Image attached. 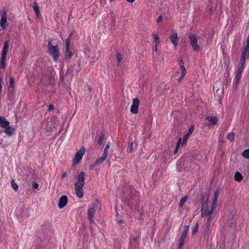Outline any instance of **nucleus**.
<instances>
[{"instance_id": "nucleus-48", "label": "nucleus", "mask_w": 249, "mask_h": 249, "mask_svg": "<svg viewBox=\"0 0 249 249\" xmlns=\"http://www.w3.org/2000/svg\"><path fill=\"white\" fill-rule=\"evenodd\" d=\"M135 0H126V1L128 2H130V3H132Z\"/></svg>"}, {"instance_id": "nucleus-4", "label": "nucleus", "mask_w": 249, "mask_h": 249, "mask_svg": "<svg viewBox=\"0 0 249 249\" xmlns=\"http://www.w3.org/2000/svg\"><path fill=\"white\" fill-rule=\"evenodd\" d=\"M8 41H6L4 43L3 47L1 52V62L0 63V68L4 69L5 67V61L7 56L8 50Z\"/></svg>"}, {"instance_id": "nucleus-32", "label": "nucleus", "mask_w": 249, "mask_h": 249, "mask_svg": "<svg viewBox=\"0 0 249 249\" xmlns=\"http://www.w3.org/2000/svg\"><path fill=\"white\" fill-rule=\"evenodd\" d=\"M181 139L179 138L178 141V142H177V143L176 144V149H175V151L174 152V154H176L177 153V152H178V148H179V147L180 146V143L181 142Z\"/></svg>"}, {"instance_id": "nucleus-47", "label": "nucleus", "mask_w": 249, "mask_h": 249, "mask_svg": "<svg viewBox=\"0 0 249 249\" xmlns=\"http://www.w3.org/2000/svg\"><path fill=\"white\" fill-rule=\"evenodd\" d=\"M132 193H134V194L135 195H138V193H137V191H136V190H135V189H133V190H132Z\"/></svg>"}, {"instance_id": "nucleus-42", "label": "nucleus", "mask_w": 249, "mask_h": 249, "mask_svg": "<svg viewBox=\"0 0 249 249\" xmlns=\"http://www.w3.org/2000/svg\"><path fill=\"white\" fill-rule=\"evenodd\" d=\"M54 109V107L53 105H50L48 107V110L51 111Z\"/></svg>"}, {"instance_id": "nucleus-27", "label": "nucleus", "mask_w": 249, "mask_h": 249, "mask_svg": "<svg viewBox=\"0 0 249 249\" xmlns=\"http://www.w3.org/2000/svg\"><path fill=\"white\" fill-rule=\"evenodd\" d=\"M235 134L233 132H231L228 134L227 138L231 141H233L234 139Z\"/></svg>"}, {"instance_id": "nucleus-18", "label": "nucleus", "mask_w": 249, "mask_h": 249, "mask_svg": "<svg viewBox=\"0 0 249 249\" xmlns=\"http://www.w3.org/2000/svg\"><path fill=\"white\" fill-rule=\"evenodd\" d=\"M33 7L34 11L36 13V16L38 18L40 16V12L39 6L38 5L37 2H34Z\"/></svg>"}, {"instance_id": "nucleus-35", "label": "nucleus", "mask_w": 249, "mask_h": 249, "mask_svg": "<svg viewBox=\"0 0 249 249\" xmlns=\"http://www.w3.org/2000/svg\"><path fill=\"white\" fill-rule=\"evenodd\" d=\"M194 126H191L189 128V130H188V132H187V134L186 135H187L188 136H190L192 134V133H193V132L194 131Z\"/></svg>"}, {"instance_id": "nucleus-37", "label": "nucleus", "mask_w": 249, "mask_h": 249, "mask_svg": "<svg viewBox=\"0 0 249 249\" xmlns=\"http://www.w3.org/2000/svg\"><path fill=\"white\" fill-rule=\"evenodd\" d=\"M185 239H182V238H180V241L179 243V248H181L182 246L184 245V241Z\"/></svg>"}, {"instance_id": "nucleus-3", "label": "nucleus", "mask_w": 249, "mask_h": 249, "mask_svg": "<svg viewBox=\"0 0 249 249\" xmlns=\"http://www.w3.org/2000/svg\"><path fill=\"white\" fill-rule=\"evenodd\" d=\"M99 202L96 200L92 207L88 211V218L91 223H94L93 215L98 208Z\"/></svg>"}, {"instance_id": "nucleus-20", "label": "nucleus", "mask_w": 249, "mask_h": 249, "mask_svg": "<svg viewBox=\"0 0 249 249\" xmlns=\"http://www.w3.org/2000/svg\"><path fill=\"white\" fill-rule=\"evenodd\" d=\"M234 178L236 181H240L243 179V176L240 173L236 172L234 175Z\"/></svg>"}, {"instance_id": "nucleus-10", "label": "nucleus", "mask_w": 249, "mask_h": 249, "mask_svg": "<svg viewBox=\"0 0 249 249\" xmlns=\"http://www.w3.org/2000/svg\"><path fill=\"white\" fill-rule=\"evenodd\" d=\"M65 43L66 47L65 56L67 57L68 59H70L72 56L73 53L70 50V40L69 38L66 39Z\"/></svg>"}, {"instance_id": "nucleus-9", "label": "nucleus", "mask_w": 249, "mask_h": 249, "mask_svg": "<svg viewBox=\"0 0 249 249\" xmlns=\"http://www.w3.org/2000/svg\"><path fill=\"white\" fill-rule=\"evenodd\" d=\"M139 105V100L138 98H135L133 100L130 111L132 113L136 114L138 112V106Z\"/></svg>"}, {"instance_id": "nucleus-45", "label": "nucleus", "mask_w": 249, "mask_h": 249, "mask_svg": "<svg viewBox=\"0 0 249 249\" xmlns=\"http://www.w3.org/2000/svg\"><path fill=\"white\" fill-rule=\"evenodd\" d=\"M2 81V78L0 77V93H1L2 91V86H1V82Z\"/></svg>"}, {"instance_id": "nucleus-19", "label": "nucleus", "mask_w": 249, "mask_h": 249, "mask_svg": "<svg viewBox=\"0 0 249 249\" xmlns=\"http://www.w3.org/2000/svg\"><path fill=\"white\" fill-rule=\"evenodd\" d=\"M189 229V225H185L184 229V231L182 233L180 238H182V239H185L186 237V236L187 235V233L188 232Z\"/></svg>"}, {"instance_id": "nucleus-50", "label": "nucleus", "mask_w": 249, "mask_h": 249, "mask_svg": "<svg viewBox=\"0 0 249 249\" xmlns=\"http://www.w3.org/2000/svg\"><path fill=\"white\" fill-rule=\"evenodd\" d=\"M94 167V164H93V165H91V166H90V169H92V168H93Z\"/></svg>"}, {"instance_id": "nucleus-16", "label": "nucleus", "mask_w": 249, "mask_h": 249, "mask_svg": "<svg viewBox=\"0 0 249 249\" xmlns=\"http://www.w3.org/2000/svg\"><path fill=\"white\" fill-rule=\"evenodd\" d=\"M242 73L236 72L235 77L233 80V86L237 87L239 83V81L241 78Z\"/></svg>"}, {"instance_id": "nucleus-11", "label": "nucleus", "mask_w": 249, "mask_h": 249, "mask_svg": "<svg viewBox=\"0 0 249 249\" xmlns=\"http://www.w3.org/2000/svg\"><path fill=\"white\" fill-rule=\"evenodd\" d=\"M220 193V190L219 188H217L214 193V197L212 203V206H213V208H216L217 200Z\"/></svg>"}, {"instance_id": "nucleus-17", "label": "nucleus", "mask_w": 249, "mask_h": 249, "mask_svg": "<svg viewBox=\"0 0 249 249\" xmlns=\"http://www.w3.org/2000/svg\"><path fill=\"white\" fill-rule=\"evenodd\" d=\"M245 61H246L245 60L240 59L239 65V66L237 69L236 72L242 73L243 70L244 65Z\"/></svg>"}, {"instance_id": "nucleus-49", "label": "nucleus", "mask_w": 249, "mask_h": 249, "mask_svg": "<svg viewBox=\"0 0 249 249\" xmlns=\"http://www.w3.org/2000/svg\"><path fill=\"white\" fill-rule=\"evenodd\" d=\"M157 47H158V45L156 44L155 48V52H157Z\"/></svg>"}, {"instance_id": "nucleus-44", "label": "nucleus", "mask_w": 249, "mask_h": 249, "mask_svg": "<svg viewBox=\"0 0 249 249\" xmlns=\"http://www.w3.org/2000/svg\"><path fill=\"white\" fill-rule=\"evenodd\" d=\"M67 177V173L66 172H64L62 174V175H61L62 178H65Z\"/></svg>"}, {"instance_id": "nucleus-36", "label": "nucleus", "mask_w": 249, "mask_h": 249, "mask_svg": "<svg viewBox=\"0 0 249 249\" xmlns=\"http://www.w3.org/2000/svg\"><path fill=\"white\" fill-rule=\"evenodd\" d=\"M32 185L33 189H37L38 188L39 185L37 182L33 181L32 182Z\"/></svg>"}, {"instance_id": "nucleus-12", "label": "nucleus", "mask_w": 249, "mask_h": 249, "mask_svg": "<svg viewBox=\"0 0 249 249\" xmlns=\"http://www.w3.org/2000/svg\"><path fill=\"white\" fill-rule=\"evenodd\" d=\"M85 153V149H80L79 151H78L74 157V160L75 161L76 163L79 162L82 159V157Z\"/></svg>"}, {"instance_id": "nucleus-38", "label": "nucleus", "mask_w": 249, "mask_h": 249, "mask_svg": "<svg viewBox=\"0 0 249 249\" xmlns=\"http://www.w3.org/2000/svg\"><path fill=\"white\" fill-rule=\"evenodd\" d=\"M109 146H110L109 144L106 145V146L104 149V153L107 154H108V149H109Z\"/></svg>"}, {"instance_id": "nucleus-46", "label": "nucleus", "mask_w": 249, "mask_h": 249, "mask_svg": "<svg viewBox=\"0 0 249 249\" xmlns=\"http://www.w3.org/2000/svg\"><path fill=\"white\" fill-rule=\"evenodd\" d=\"M133 142H131L130 145V153H132L133 152Z\"/></svg>"}, {"instance_id": "nucleus-24", "label": "nucleus", "mask_w": 249, "mask_h": 249, "mask_svg": "<svg viewBox=\"0 0 249 249\" xmlns=\"http://www.w3.org/2000/svg\"><path fill=\"white\" fill-rule=\"evenodd\" d=\"M11 184L13 188V189L15 191H17L18 190V185L15 182V180L14 179H12L11 181Z\"/></svg>"}, {"instance_id": "nucleus-26", "label": "nucleus", "mask_w": 249, "mask_h": 249, "mask_svg": "<svg viewBox=\"0 0 249 249\" xmlns=\"http://www.w3.org/2000/svg\"><path fill=\"white\" fill-rule=\"evenodd\" d=\"M140 239V237L137 235H131L129 238V240L131 243L133 241L137 242Z\"/></svg>"}, {"instance_id": "nucleus-33", "label": "nucleus", "mask_w": 249, "mask_h": 249, "mask_svg": "<svg viewBox=\"0 0 249 249\" xmlns=\"http://www.w3.org/2000/svg\"><path fill=\"white\" fill-rule=\"evenodd\" d=\"M105 137V135L103 133H102L100 136H99V140L98 141V143L99 144H101L102 143V141L104 140Z\"/></svg>"}, {"instance_id": "nucleus-40", "label": "nucleus", "mask_w": 249, "mask_h": 249, "mask_svg": "<svg viewBox=\"0 0 249 249\" xmlns=\"http://www.w3.org/2000/svg\"><path fill=\"white\" fill-rule=\"evenodd\" d=\"M107 155H108V154L103 153V154L102 157H101V158L104 161H105L106 160V159L107 157Z\"/></svg>"}, {"instance_id": "nucleus-2", "label": "nucleus", "mask_w": 249, "mask_h": 249, "mask_svg": "<svg viewBox=\"0 0 249 249\" xmlns=\"http://www.w3.org/2000/svg\"><path fill=\"white\" fill-rule=\"evenodd\" d=\"M48 51L49 54L53 58L55 61H56L59 56L58 46L52 45L51 41H50L48 43Z\"/></svg>"}, {"instance_id": "nucleus-6", "label": "nucleus", "mask_w": 249, "mask_h": 249, "mask_svg": "<svg viewBox=\"0 0 249 249\" xmlns=\"http://www.w3.org/2000/svg\"><path fill=\"white\" fill-rule=\"evenodd\" d=\"M0 26L3 30H5L8 26L7 15L5 10L1 12V18L0 21Z\"/></svg>"}, {"instance_id": "nucleus-22", "label": "nucleus", "mask_w": 249, "mask_h": 249, "mask_svg": "<svg viewBox=\"0 0 249 249\" xmlns=\"http://www.w3.org/2000/svg\"><path fill=\"white\" fill-rule=\"evenodd\" d=\"M180 68L181 70V73L186 74V69L184 66V62L182 60H180L179 63Z\"/></svg>"}, {"instance_id": "nucleus-15", "label": "nucleus", "mask_w": 249, "mask_h": 249, "mask_svg": "<svg viewBox=\"0 0 249 249\" xmlns=\"http://www.w3.org/2000/svg\"><path fill=\"white\" fill-rule=\"evenodd\" d=\"M9 122L3 117L0 116V126L4 128L9 125Z\"/></svg>"}, {"instance_id": "nucleus-31", "label": "nucleus", "mask_w": 249, "mask_h": 249, "mask_svg": "<svg viewBox=\"0 0 249 249\" xmlns=\"http://www.w3.org/2000/svg\"><path fill=\"white\" fill-rule=\"evenodd\" d=\"M104 160L101 159V157L96 159V161L94 163V166H96L98 165L101 164Z\"/></svg>"}, {"instance_id": "nucleus-41", "label": "nucleus", "mask_w": 249, "mask_h": 249, "mask_svg": "<svg viewBox=\"0 0 249 249\" xmlns=\"http://www.w3.org/2000/svg\"><path fill=\"white\" fill-rule=\"evenodd\" d=\"M185 75H186L185 74L181 73L180 77L178 78V82H181V81L183 78V77L185 76Z\"/></svg>"}, {"instance_id": "nucleus-28", "label": "nucleus", "mask_w": 249, "mask_h": 249, "mask_svg": "<svg viewBox=\"0 0 249 249\" xmlns=\"http://www.w3.org/2000/svg\"><path fill=\"white\" fill-rule=\"evenodd\" d=\"M116 57L117 59V65L119 66L122 62V56L119 52L117 53Z\"/></svg>"}, {"instance_id": "nucleus-21", "label": "nucleus", "mask_w": 249, "mask_h": 249, "mask_svg": "<svg viewBox=\"0 0 249 249\" xmlns=\"http://www.w3.org/2000/svg\"><path fill=\"white\" fill-rule=\"evenodd\" d=\"M207 217V221L206 223V227L208 230L209 229L211 221L213 219L212 215L206 216Z\"/></svg>"}, {"instance_id": "nucleus-1", "label": "nucleus", "mask_w": 249, "mask_h": 249, "mask_svg": "<svg viewBox=\"0 0 249 249\" xmlns=\"http://www.w3.org/2000/svg\"><path fill=\"white\" fill-rule=\"evenodd\" d=\"M85 173L80 172L77 178V181L75 183V190L76 196L81 198L83 197L84 192L83 188L85 184Z\"/></svg>"}, {"instance_id": "nucleus-29", "label": "nucleus", "mask_w": 249, "mask_h": 249, "mask_svg": "<svg viewBox=\"0 0 249 249\" xmlns=\"http://www.w3.org/2000/svg\"><path fill=\"white\" fill-rule=\"evenodd\" d=\"M242 155L245 158L249 159V149L245 150Z\"/></svg>"}, {"instance_id": "nucleus-43", "label": "nucleus", "mask_w": 249, "mask_h": 249, "mask_svg": "<svg viewBox=\"0 0 249 249\" xmlns=\"http://www.w3.org/2000/svg\"><path fill=\"white\" fill-rule=\"evenodd\" d=\"M162 19V16H160L159 17V18H157V21H157V23H159V22H160L161 21Z\"/></svg>"}, {"instance_id": "nucleus-13", "label": "nucleus", "mask_w": 249, "mask_h": 249, "mask_svg": "<svg viewBox=\"0 0 249 249\" xmlns=\"http://www.w3.org/2000/svg\"><path fill=\"white\" fill-rule=\"evenodd\" d=\"M68 203V198L66 196H62L59 200L58 207L60 209L63 208Z\"/></svg>"}, {"instance_id": "nucleus-7", "label": "nucleus", "mask_w": 249, "mask_h": 249, "mask_svg": "<svg viewBox=\"0 0 249 249\" xmlns=\"http://www.w3.org/2000/svg\"><path fill=\"white\" fill-rule=\"evenodd\" d=\"M215 209V208H213V206H212L211 209L209 210L208 208H205L204 205L203 204L201 208V216L202 217H206L207 216L212 215Z\"/></svg>"}, {"instance_id": "nucleus-39", "label": "nucleus", "mask_w": 249, "mask_h": 249, "mask_svg": "<svg viewBox=\"0 0 249 249\" xmlns=\"http://www.w3.org/2000/svg\"><path fill=\"white\" fill-rule=\"evenodd\" d=\"M189 137V136H187V135L184 136L183 137L182 144L185 143L187 142Z\"/></svg>"}, {"instance_id": "nucleus-34", "label": "nucleus", "mask_w": 249, "mask_h": 249, "mask_svg": "<svg viewBox=\"0 0 249 249\" xmlns=\"http://www.w3.org/2000/svg\"><path fill=\"white\" fill-rule=\"evenodd\" d=\"M14 78L12 76H10L9 77V88H12L13 86V84H14Z\"/></svg>"}, {"instance_id": "nucleus-23", "label": "nucleus", "mask_w": 249, "mask_h": 249, "mask_svg": "<svg viewBox=\"0 0 249 249\" xmlns=\"http://www.w3.org/2000/svg\"><path fill=\"white\" fill-rule=\"evenodd\" d=\"M207 120L213 124H216L217 123V118L215 117H208Z\"/></svg>"}, {"instance_id": "nucleus-30", "label": "nucleus", "mask_w": 249, "mask_h": 249, "mask_svg": "<svg viewBox=\"0 0 249 249\" xmlns=\"http://www.w3.org/2000/svg\"><path fill=\"white\" fill-rule=\"evenodd\" d=\"M153 36L154 42L156 44L158 45L159 43V37L158 35L157 34H154Z\"/></svg>"}, {"instance_id": "nucleus-8", "label": "nucleus", "mask_w": 249, "mask_h": 249, "mask_svg": "<svg viewBox=\"0 0 249 249\" xmlns=\"http://www.w3.org/2000/svg\"><path fill=\"white\" fill-rule=\"evenodd\" d=\"M170 38L172 43L174 44V47H176L178 43V37L177 32L175 31H173L171 35H170Z\"/></svg>"}, {"instance_id": "nucleus-25", "label": "nucleus", "mask_w": 249, "mask_h": 249, "mask_svg": "<svg viewBox=\"0 0 249 249\" xmlns=\"http://www.w3.org/2000/svg\"><path fill=\"white\" fill-rule=\"evenodd\" d=\"M187 199H188V196H185L183 198H182L180 200V202H179V206L180 207H183L184 204L186 202Z\"/></svg>"}, {"instance_id": "nucleus-5", "label": "nucleus", "mask_w": 249, "mask_h": 249, "mask_svg": "<svg viewBox=\"0 0 249 249\" xmlns=\"http://www.w3.org/2000/svg\"><path fill=\"white\" fill-rule=\"evenodd\" d=\"M190 45L194 51L198 52L200 50V47L198 44V37L195 34H191L189 36Z\"/></svg>"}, {"instance_id": "nucleus-51", "label": "nucleus", "mask_w": 249, "mask_h": 249, "mask_svg": "<svg viewBox=\"0 0 249 249\" xmlns=\"http://www.w3.org/2000/svg\"><path fill=\"white\" fill-rule=\"evenodd\" d=\"M110 0L111 1H113V0Z\"/></svg>"}, {"instance_id": "nucleus-14", "label": "nucleus", "mask_w": 249, "mask_h": 249, "mask_svg": "<svg viewBox=\"0 0 249 249\" xmlns=\"http://www.w3.org/2000/svg\"><path fill=\"white\" fill-rule=\"evenodd\" d=\"M4 133L8 136H12L15 132V129L8 125L7 127H5Z\"/></svg>"}]
</instances>
